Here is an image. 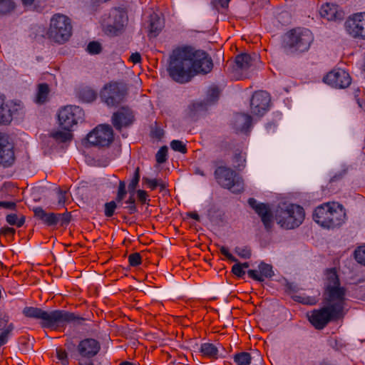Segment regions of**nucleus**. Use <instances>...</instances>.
<instances>
[{"label": "nucleus", "instance_id": "14", "mask_svg": "<svg viewBox=\"0 0 365 365\" xmlns=\"http://www.w3.org/2000/svg\"><path fill=\"white\" fill-rule=\"evenodd\" d=\"M324 81L336 88H345L350 86L351 78L349 73L343 69H334L329 72Z\"/></svg>", "mask_w": 365, "mask_h": 365}, {"label": "nucleus", "instance_id": "43", "mask_svg": "<svg viewBox=\"0 0 365 365\" xmlns=\"http://www.w3.org/2000/svg\"><path fill=\"white\" fill-rule=\"evenodd\" d=\"M101 45L98 41L90 42L87 46V51L91 54H98L101 52Z\"/></svg>", "mask_w": 365, "mask_h": 365}, {"label": "nucleus", "instance_id": "7", "mask_svg": "<svg viewBox=\"0 0 365 365\" xmlns=\"http://www.w3.org/2000/svg\"><path fill=\"white\" fill-rule=\"evenodd\" d=\"M72 34L71 20L65 15L56 14L51 19L48 38L58 43L67 41Z\"/></svg>", "mask_w": 365, "mask_h": 365}, {"label": "nucleus", "instance_id": "27", "mask_svg": "<svg viewBox=\"0 0 365 365\" xmlns=\"http://www.w3.org/2000/svg\"><path fill=\"white\" fill-rule=\"evenodd\" d=\"M11 113L8 106L4 103V99L0 97V123L7 124L11 121Z\"/></svg>", "mask_w": 365, "mask_h": 365}, {"label": "nucleus", "instance_id": "17", "mask_svg": "<svg viewBox=\"0 0 365 365\" xmlns=\"http://www.w3.org/2000/svg\"><path fill=\"white\" fill-rule=\"evenodd\" d=\"M270 96L266 91L255 92L251 99L250 107L252 113L257 116H262L268 110Z\"/></svg>", "mask_w": 365, "mask_h": 365}, {"label": "nucleus", "instance_id": "32", "mask_svg": "<svg viewBox=\"0 0 365 365\" xmlns=\"http://www.w3.org/2000/svg\"><path fill=\"white\" fill-rule=\"evenodd\" d=\"M140 168L138 167L134 172V175H133V178L132 180L130 181V182L128 185V192L130 194L135 193V189L138 185L139 180H140Z\"/></svg>", "mask_w": 365, "mask_h": 365}, {"label": "nucleus", "instance_id": "40", "mask_svg": "<svg viewBox=\"0 0 365 365\" xmlns=\"http://www.w3.org/2000/svg\"><path fill=\"white\" fill-rule=\"evenodd\" d=\"M168 147L163 146L160 148L155 155L156 161L159 164L164 163L167 160Z\"/></svg>", "mask_w": 365, "mask_h": 365}, {"label": "nucleus", "instance_id": "36", "mask_svg": "<svg viewBox=\"0 0 365 365\" xmlns=\"http://www.w3.org/2000/svg\"><path fill=\"white\" fill-rule=\"evenodd\" d=\"M116 200H112L104 205V215L107 217H111L117 208Z\"/></svg>", "mask_w": 365, "mask_h": 365}, {"label": "nucleus", "instance_id": "24", "mask_svg": "<svg viewBox=\"0 0 365 365\" xmlns=\"http://www.w3.org/2000/svg\"><path fill=\"white\" fill-rule=\"evenodd\" d=\"M164 26L163 21L156 14L150 15L149 20L150 33L156 36Z\"/></svg>", "mask_w": 365, "mask_h": 365}, {"label": "nucleus", "instance_id": "30", "mask_svg": "<svg viewBox=\"0 0 365 365\" xmlns=\"http://www.w3.org/2000/svg\"><path fill=\"white\" fill-rule=\"evenodd\" d=\"M251 355L248 352H241L235 355L234 360L237 365H250Z\"/></svg>", "mask_w": 365, "mask_h": 365}, {"label": "nucleus", "instance_id": "18", "mask_svg": "<svg viewBox=\"0 0 365 365\" xmlns=\"http://www.w3.org/2000/svg\"><path fill=\"white\" fill-rule=\"evenodd\" d=\"M300 288L298 284L294 282H285L284 291L286 293L292 296V298L297 302L307 305H315L319 299L317 297H309L304 295H296L294 294L299 291Z\"/></svg>", "mask_w": 365, "mask_h": 365}, {"label": "nucleus", "instance_id": "16", "mask_svg": "<svg viewBox=\"0 0 365 365\" xmlns=\"http://www.w3.org/2000/svg\"><path fill=\"white\" fill-rule=\"evenodd\" d=\"M134 120V113L133 110L127 106H123L119 108L113 114L111 118L112 124L118 131H120L123 128L131 125Z\"/></svg>", "mask_w": 365, "mask_h": 365}, {"label": "nucleus", "instance_id": "60", "mask_svg": "<svg viewBox=\"0 0 365 365\" xmlns=\"http://www.w3.org/2000/svg\"><path fill=\"white\" fill-rule=\"evenodd\" d=\"M65 346H66V348L68 349V350L69 351H71L72 349H73L76 346V345L72 342V341H67L66 344H65Z\"/></svg>", "mask_w": 365, "mask_h": 365}, {"label": "nucleus", "instance_id": "44", "mask_svg": "<svg viewBox=\"0 0 365 365\" xmlns=\"http://www.w3.org/2000/svg\"><path fill=\"white\" fill-rule=\"evenodd\" d=\"M129 264L131 267H137L141 264L142 258L141 255L138 252H134L128 256Z\"/></svg>", "mask_w": 365, "mask_h": 365}, {"label": "nucleus", "instance_id": "55", "mask_svg": "<svg viewBox=\"0 0 365 365\" xmlns=\"http://www.w3.org/2000/svg\"><path fill=\"white\" fill-rule=\"evenodd\" d=\"M0 207L6 209L14 210L16 207V203L13 202L1 201Z\"/></svg>", "mask_w": 365, "mask_h": 365}, {"label": "nucleus", "instance_id": "41", "mask_svg": "<svg viewBox=\"0 0 365 365\" xmlns=\"http://www.w3.org/2000/svg\"><path fill=\"white\" fill-rule=\"evenodd\" d=\"M170 147L175 151H178L181 153H187L186 145L180 140H174L171 141Z\"/></svg>", "mask_w": 365, "mask_h": 365}, {"label": "nucleus", "instance_id": "61", "mask_svg": "<svg viewBox=\"0 0 365 365\" xmlns=\"http://www.w3.org/2000/svg\"><path fill=\"white\" fill-rule=\"evenodd\" d=\"M189 216H190L191 218H192V219H194V220H197V221H199V220H200V216H199V215H198L197 213H196V212H190V213H189Z\"/></svg>", "mask_w": 365, "mask_h": 365}, {"label": "nucleus", "instance_id": "64", "mask_svg": "<svg viewBox=\"0 0 365 365\" xmlns=\"http://www.w3.org/2000/svg\"><path fill=\"white\" fill-rule=\"evenodd\" d=\"M119 365H134V364L129 361H123V362L120 363Z\"/></svg>", "mask_w": 365, "mask_h": 365}, {"label": "nucleus", "instance_id": "8", "mask_svg": "<svg viewBox=\"0 0 365 365\" xmlns=\"http://www.w3.org/2000/svg\"><path fill=\"white\" fill-rule=\"evenodd\" d=\"M214 175L216 181L221 187L231 190L233 193H240L243 191L242 180L232 168L219 166L215 169Z\"/></svg>", "mask_w": 365, "mask_h": 365}, {"label": "nucleus", "instance_id": "11", "mask_svg": "<svg viewBox=\"0 0 365 365\" xmlns=\"http://www.w3.org/2000/svg\"><path fill=\"white\" fill-rule=\"evenodd\" d=\"M90 144L99 147L108 146L113 140V131L109 125H100L87 135Z\"/></svg>", "mask_w": 365, "mask_h": 365}, {"label": "nucleus", "instance_id": "62", "mask_svg": "<svg viewBox=\"0 0 365 365\" xmlns=\"http://www.w3.org/2000/svg\"><path fill=\"white\" fill-rule=\"evenodd\" d=\"M22 4L25 6H31L34 1V0H21Z\"/></svg>", "mask_w": 365, "mask_h": 365}, {"label": "nucleus", "instance_id": "29", "mask_svg": "<svg viewBox=\"0 0 365 365\" xmlns=\"http://www.w3.org/2000/svg\"><path fill=\"white\" fill-rule=\"evenodd\" d=\"M14 9L15 4L12 0H0V15H6Z\"/></svg>", "mask_w": 365, "mask_h": 365}, {"label": "nucleus", "instance_id": "25", "mask_svg": "<svg viewBox=\"0 0 365 365\" xmlns=\"http://www.w3.org/2000/svg\"><path fill=\"white\" fill-rule=\"evenodd\" d=\"M50 89L46 83H41L38 86L36 103L43 104L48 100Z\"/></svg>", "mask_w": 365, "mask_h": 365}, {"label": "nucleus", "instance_id": "31", "mask_svg": "<svg viewBox=\"0 0 365 365\" xmlns=\"http://www.w3.org/2000/svg\"><path fill=\"white\" fill-rule=\"evenodd\" d=\"M70 131L71 130H64L63 131H61V130L56 131L51 134V136L56 140H58L62 143H65L68 140H70L72 137V135L70 133Z\"/></svg>", "mask_w": 365, "mask_h": 365}, {"label": "nucleus", "instance_id": "34", "mask_svg": "<svg viewBox=\"0 0 365 365\" xmlns=\"http://www.w3.org/2000/svg\"><path fill=\"white\" fill-rule=\"evenodd\" d=\"M235 253L241 258L248 259L251 257V249L247 247H236L235 248Z\"/></svg>", "mask_w": 365, "mask_h": 365}, {"label": "nucleus", "instance_id": "52", "mask_svg": "<svg viewBox=\"0 0 365 365\" xmlns=\"http://www.w3.org/2000/svg\"><path fill=\"white\" fill-rule=\"evenodd\" d=\"M138 200L142 203L145 204L147 201L148 194L145 190H138L136 192Z\"/></svg>", "mask_w": 365, "mask_h": 365}, {"label": "nucleus", "instance_id": "51", "mask_svg": "<svg viewBox=\"0 0 365 365\" xmlns=\"http://www.w3.org/2000/svg\"><path fill=\"white\" fill-rule=\"evenodd\" d=\"M143 181L146 183L151 190H155L158 186V181L155 179H149L146 177H143Z\"/></svg>", "mask_w": 365, "mask_h": 365}, {"label": "nucleus", "instance_id": "49", "mask_svg": "<svg viewBox=\"0 0 365 365\" xmlns=\"http://www.w3.org/2000/svg\"><path fill=\"white\" fill-rule=\"evenodd\" d=\"M232 273L238 277H242L245 274V272L242 267L240 263L234 264L232 267Z\"/></svg>", "mask_w": 365, "mask_h": 365}, {"label": "nucleus", "instance_id": "1", "mask_svg": "<svg viewBox=\"0 0 365 365\" xmlns=\"http://www.w3.org/2000/svg\"><path fill=\"white\" fill-rule=\"evenodd\" d=\"M346 289L341 286L334 269L327 272L324 289L322 295L323 307L314 309L309 316L310 323L317 329H323L330 322H335L344 317Z\"/></svg>", "mask_w": 365, "mask_h": 365}, {"label": "nucleus", "instance_id": "59", "mask_svg": "<svg viewBox=\"0 0 365 365\" xmlns=\"http://www.w3.org/2000/svg\"><path fill=\"white\" fill-rule=\"evenodd\" d=\"M230 1V0H217V2L222 8H227Z\"/></svg>", "mask_w": 365, "mask_h": 365}, {"label": "nucleus", "instance_id": "5", "mask_svg": "<svg viewBox=\"0 0 365 365\" xmlns=\"http://www.w3.org/2000/svg\"><path fill=\"white\" fill-rule=\"evenodd\" d=\"M302 207L294 204L282 203L274 210V220L284 229H294L299 227L304 219Z\"/></svg>", "mask_w": 365, "mask_h": 365}, {"label": "nucleus", "instance_id": "38", "mask_svg": "<svg viewBox=\"0 0 365 365\" xmlns=\"http://www.w3.org/2000/svg\"><path fill=\"white\" fill-rule=\"evenodd\" d=\"M126 194L125 182L123 180H120L117 195L115 197L116 202L118 203L121 202L124 200Z\"/></svg>", "mask_w": 365, "mask_h": 365}, {"label": "nucleus", "instance_id": "37", "mask_svg": "<svg viewBox=\"0 0 365 365\" xmlns=\"http://www.w3.org/2000/svg\"><path fill=\"white\" fill-rule=\"evenodd\" d=\"M14 329L12 323H10L6 328L0 334V346L4 345L9 339V334Z\"/></svg>", "mask_w": 365, "mask_h": 365}, {"label": "nucleus", "instance_id": "39", "mask_svg": "<svg viewBox=\"0 0 365 365\" xmlns=\"http://www.w3.org/2000/svg\"><path fill=\"white\" fill-rule=\"evenodd\" d=\"M56 225L59 224L61 226L67 225L71 221V214L69 212H64L63 214L56 213Z\"/></svg>", "mask_w": 365, "mask_h": 365}, {"label": "nucleus", "instance_id": "2", "mask_svg": "<svg viewBox=\"0 0 365 365\" xmlns=\"http://www.w3.org/2000/svg\"><path fill=\"white\" fill-rule=\"evenodd\" d=\"M212 68V60L205 51L187 46L173 51L168 71L173 81L185 83L197 74L210 73Z\"/></svg>", "mask_w": 365, "mask_h": 365}, {"label": "nucleus", "instance_id": "4", "mask_svg": "<svg viewBox=\"0 0 365 365\" xmlns=\"http://www.w3.org/2000/svg\"><path fill=\"white\" fill-rule=\"evenodd\" d=\"M313 219L320 226L333 229L341 226L345 222L346 211L342 205L329 202L314 210Z\"/></svg>", "mask_w": 365, "mask_h": 365}, {"label": "nucleus", "instance_id": "56", "mask_svg": "<svg viewBox=\"0 0 365 365\" xmlns=\"http://www.w3.org/2000/svg\"><path fill=\"white\" fill-rule=\"evenodd\" d=\"M129 60L133 62V63H140L141 61V56L140 54L138 52L133 53L131 54V56L129 58Z\"/></svg>", "mask_w": 365, "mask_h": 365}, {"label": "nucleus", "instance_id": "22", "mask_svg": "<svg viewBox=\"0 0 365 365\" xmlns=\"http://www.w3.org/2000/svg\"><path fill=\"white\" fill-rule=\"evenodd\" d=\"M234 125L237 131L247 133L252 125V117L245 113H237L235 116Z\"/></svg>", "mask_w": 365, "mask_h": 365}, {"label": "nucleus", "instance_id": "3", "mask_svg": "<svg viewBox=\"0 0 365 365\" xmlns=\"http://www.w3.org/2000/svg\"><path fill=\"white\" fill-rule=\"evenodd\" d=\"M22 313L26 317L41 320L42 328L54 331L64 329L68 324L73 326L86 325L88 321L73 312L60 309L48 312L38 307H26Z\"/></svg>", "mask_w": 365, "mask_h": 365}, {"label": "nucleus", "instance_id": "10", "mask_svg": "<svg viewBox=\"0 0 365 365\" xmlns=\"http://www.w3.org/2000/svg\"><path fill=\"white\" fill-rule=\"evenodd\" d=\"M83 110L76 106H66L62 108L58 115L60 126L66 130H71L79 120H83Z\"/></svg>", "mask_w": 365, "mask_h": 365}, {"label": "nucleus", "instance_id": "20", "mask_svg": "<svg viewBox=\"0 0 365 365\" xmlns=\"http://www.w3.org/2000/svg\"><path fill=\"white\" fill-rule=\"evenodd\" d=\"M321 17L327 21H341L344 18V11L338 6L327 3L319 9Z\"/></svg>", "mask_w": 365, "mask_h": 365}, {"label": "nucleus", "instance_id": "63", "mask_svg": "<svg viewBox=\"0 0 365 365\" xmlns=\"http://www.w3.org/2000/svg\"><path fill=\"white\" fill-rule=\"evenodd\" d=\"M195 173L196 174H197V175H202V176H204V175H205V174H204L203 171H202L201 169H200V168H196V169H195Z\"/></svg>", "mask_w": 365, "mask_h": 365}, {"label": "nucleus", "instance_id": "28", "mask_svg": "<svg viewBox=\"0 0 365 365\" xmlns=\"http://www.w3.org/2000/svg\"><path fill=\"white\" fill-rule=\"evenodd\" d=\"M200 352L205 356L212 359L217 358V348L211 343H204L200 346Z\"/></svg>", "mask_w": 365, "mask_h": 365}, {"label": "nucleus", "instance_id": "47", "mask_svg": "<svg viewBox=\"0 0 365 365\" xmlns=\"http://www.w3.org/2000/svg\"><path fill=\"white\" fill-rule=\"evenodd\" d=\"M56 356L63 365H68L69 361L68 359V354L65 350L58 348L56 349Z\"/></svg>", "mask_w": 365, "mask_h": 365}, {"label": "nucleus", "instance_id": "58", "mask_svg": "<svg viewBox=\"0 0 365 365\" xmlns=\"http://www.w3.org/2000/svg\"><path fill=\"white\" fill-rule=\"evenodd\" d=\"M153 135L158 138H160L163 135V130L161 129H156L153 132Z\"/></svg>", "mask_w": 365, "mask_h": 365}, {"label": "nucleus", "instance_id": "42", "mask_svg": "<svg viewBox=\"0 0 365 365\" xmlns=\"http://www.w3.org/2000/svg\"><path fill=\"white\" fill-rule=\"evenodd\" d=\"M356 260L365 265V245L359 247L354 252Z\"/></svg>", "mask_w": 365, "mask_h": 365}, {"label": "nucleus", "instance_id": "57", "mask_svg": "<svg viewBox=\"0 0 365 365\" xmlns=\"http://www.w3.org/2000/svg\"><path fill=\"white\" fill-rule=\"evenodd\" d=\"M1 233L4 235H13L15 233V230L11 227H5L1 229Z\"/></svg>", "mask_w": 365, "mask_h": 365}, {"label": "nucleus", "instance_id": "15", "mask_svg": "<svg viewBox=\"0 0 365 365\" xmlns=\"http://www.w3.org/2000/svg\"><path fill=\"white\" fill-rule=\"evenodd\" d=\"M15 160L14 144L9 140V137L0 133V165L4 167L11 165Z\"/></svg>", "mask_w": 365, "mask_h": 365}, {"label": "nucleus", "instance_id": "9", "mask_svg": "<svg viewBox=\"0 0 365 365\" xmlns=\"http://www.w3.org/2000/svg\"><path fill=\"white\" fill-rule=\"evenodd\" d=\"M102 101L110 107L120 104L127 96L126 86L122 83L110 82L104 86L101 91Z\"/></svg>", "mask_w": 365, "mask_h": 365}, {"label": "nucleus", "instance_id": "23", "mask_svg": "<svg viewBox=\"0 0 365 365\" xmlns=\"http://www.w3.org/2000/svg\"><path fill=\"white\" fill-rule=\"evenodd\" d=\"M34 216L38 220H41L48 226L56 225V213L46 212L41 207H37L34 209Z\"/></svg>", "mask_w": 365, "mask_h": 365}, {"label": "nucleus", "instance_id": "33", "mask_svg": "<svg viewBox=\"0 0 365 365\" xmlns=\"http://www.w3.org/2000/svg\"><path fill=\"white\" fill-rule=\"evenodd\" d=\"M220 93V90L217 86L211 87L207 91V102L208 103H215L219 98Z\"/></svg>", "mask_w": 365, "mask_h": 365}, {"label": "nucleus", "instance_id": "48", "mask_svg": "<svg viewBox=\"0 0 365 365\" xmlns=\"http://www.w3.org/2000/svg\"><path fill=\"white\" fill-rule=\"evenodd\" d=\"M233 163L236 168L245 167V158L241 153H235L233 158Z\"/></svg>", "mask_w": 365, "mask_h": 365}, {"label": "nucleus", "instance_id": "54", "mask_svg": "<svg viewBox=\"0 0 365 365\" xmlns=\"http://www.w3.org/2000/svg\"><path fill=\"white\" fill-rule=\"evenodd\" d=\"M9 318L6 315L0 316V330L4 331L9 324Z\"/></svg>", "mask_w": 365, "mask_h": 365}, {"label": "nucleus", "instance_id": "13", "mask_svg": "<svg viewBox=\"0 0 365 365\" xmlns=\"http://www.w3.org/2000/svg\"><path fill=\"white\" fill-rule=\"evenodd\" d=\"M346 31L351 36L365 38V13L356 14L344 24Z\"/></svg>", "mask_w": 365, "mask_h": 365}, {"label": "nucleus", "instance_id": "45", "mask_svg": "<svg viewBox=\"0 0 365 365\" xmlns=\"http://www.w3.org/2000/svg\"><path fill=\"white\" fill-rule=\"evenodd\" d=\"M135 202V200L134 197V194H130L129 198L125 202V203L128 205L127 207H125V208L128 209V213L130 215L134 214L138 211Z\"/></svg>", "mask_w": 365, "mask_h": 365}, {"label": "nucleus", "instance_id": "19", "mask_svg": "<svg viewBox=\"0 0 365 365\" xmlns=\"http://www.w3.org/2000/svg\"><path fill=\"white\" fill-rule=\"evenodd\" d=\"M101 346L99 342L92 338L85 339L80 341L77 349L79 354L84 358H92L95 356L100 351Z\"/></svg>", "mask_w": 365, "mask_h": 365}, {"label": "nucleus", "instance_id": "26", "mask_svg": "<svg viewBox=\"0 0 365 365\" xmlns=\"http://www.w3.org/2000/svg\"><path fill=\"white\" fill-rule=\"evenodd\" d=\"M252 57L247 53H241L236 56L235 63L241 70H247L252 66Z\"/></svg>", "mask_w": 365, "mask_h": 365}, {"label": "nucleus", "instance_id": "35", "mask_svg": "<svg viewBox=\"0 0 365 365\" xmlns=\"http://www.w3.org/2000/svg\"><path fill=\"white\" fill-rule=\"evenodd\" d=\"M6 221L11 225H16L20 227L24 224L25 218L22 216L19 219L16 214H10L6 216Z\"/></svg>", "mask_w": 365, "mask_h": 365}, {"label": "nucleus", "instance_id": "6", "mask_svg": "<svg viewBox=\"0 0 365 365\" xmlns=\"http://www.w3.org/2000/svg\"><path fill=\"white\" fill-rule=\"evenodd\" d=\"M313 39L312 34L309 29H294L286 34L283 48L287 53L304 52L309 49Z\"/></svg>", "mask_w": 365, "mask_h": 365}, {"label": "nucleus", "instance_id": "50", "mask_svg": "<svg viewBox=\"0 0 365 365\" xmlns=\"http://www.w3.org/2000/svg\"><path fill=\"white\" fill-rule=\"evenodd\" d=\"M220 250L221 254L223 255L230 261L235 262H237V259L229 252L227 247L221 246Z\"/></svg>", "mask_w": 365, "mask_h": 365}, {"label": "nucleus", "instance_id": "21", "mask_svg": "<svg viewBox=\"0 0 365 365\" xmlns=\"http://www.w3.org/2000/svg\"><path fill=\"white\" fill-rule=\"evenodd\" d=\"M259 272L255 269H250L247 272L248 276L257 282H263L264 278H271L274 275L272 265L261 262L258 266Z\"/></svg>", "mask_w": 365, "mask_h": 365}, {"label": "nucleus", "instance_id": "53", "mask_svg": "<svg viewBox=\"0 0 365 365\" xmlns=\"http://www.w3.org/2000/svg\"><path fill=\"white\" fill-rule=\"evenodd\" d=\"M67 200V192L59 190L58 192V201L59 205H63Z\"/></svg>", "mask_w": 365, "mask_h": 365}, {"label": "nucleus", "instance_id": "46", "mask_svg": "<svg viewBox=\"0 0 365 365\" xmlns=\"http://www.w3.org/2000/svg\"><path fill=\"white\" fill-rule=\"evenodd\" d=\"M81 97L86 102H91L96 98V93L93 90L87 89L81 92Z\"/></svg>", "mask_w": 365, "mask_h": 365}, {"label": "nucleus", "instance_id": "12", "mask_svg": "<svg viewBox=\"0 0 365 365\" xmlns=\"http://www.w3.org/2000/svg\"><path fill=\"white\" fill-rule=\"evenodd\" d=\"M248 204L260 217L265 230L268 232L271 231L273 227L274 213H272L269 205L262 202L258 203L255 198H250Z\"/></svg>", "mask_w": 365, "mask_h": 365}]
</instances>
